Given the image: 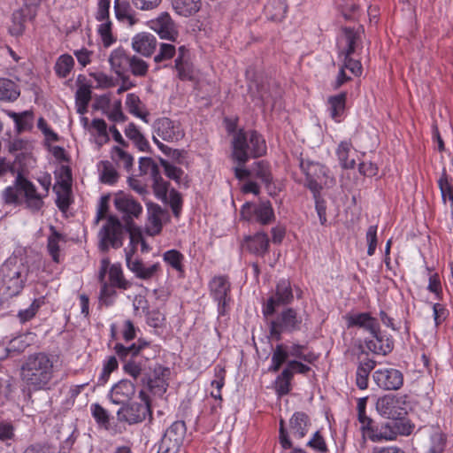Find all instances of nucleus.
Listing matches in <instances>:
<instances>
[{
	"label": "nucleus",
	"mask_w": 453,
	"mask_h": 453,
	"mask_svg": "<svg viewBox=\"0 0 453 453\" xmlns=\"http://www.w3.org/2000/svg\"><path fill=\"white\" fill-rule=\"evenodd\" d=\"M7 114L15 122L18 134L30 130L33 127L34 115L31 111H25L21 113L8 111Z\"/></svg>",
	"instance_id": "nucleus-31"
},
{
	"label": "nucleus",
	"mask_w": 453,
	"mask_h": 453,
	"mask_svg": "<svg viewBox=\"0 0 453 453\" xmlns=\"http://www.w3.org/2000/svg\"><path fill=\"white\" fill-rule=\"evenodd\" d=\"M152 188L156 196L158 199L166 202L169 183L165 181L161 175L152 179Z\"/></svg>",
	"instance_id": "nucleus-56"
},
{
	"label": "nucleus",
	"mask_w": 453,
	"mask_h": 453,
	"mask_svg": "<svg viewBox=\"0 0 453 453\" xmlns=\"http://www.w3.org/2000/svg\"><path fill=\"white\" fill-rule=\"evenodd\" d=\"M375 365L376 362L372 359H366L359 363L356 373V384L358 388H367L369 374Z\"/></svg>",
	"instance_id": "nucleus-29"
},
{
	"label": "nucleus",
	"mask_w": 453,
	"mask_h": 453,
	"mask_svg": "<svg viewBox=\"0 0 453 453\" xmlns=\"http://www.w3.org/2000/svg\"><path fill=\"white\" fill-rule=\"evenodd\" d=\"M391 423V428L395 432V440L398 435L408 436L410 435L415 426L409 419L402 418H393Z\"/></svg>",
	"instance_id": "nucleus-40"
},
{
	"label": "nucleus",
	"mask_w": 453,
	"mask_h": 453,
	"mask_svg": "<svg viewBox=\"0 0 453 453\" xmlns=\"http://www.w3.org/2000/svg\"><path fill=\"white\" fill-rule=\"evenodd\" d=\"M176 50L173 44L161 43L159 52L154 57L156 63H161L171 59L175 55Z\"/></svg>",
	"instance_id": "nucleus-60"
},
{
	"label": "nucleus",
	"mask_w": 453,
	"mask_h": 453,
	"mask_svg": "<svg viewBox=\"0 0 453 453\" xmlns=\"http://www.w3.org/2000/svg\"><path fill=\"white\" fill-rule=\"evenodd\" d=\"M40 306H41L40 300L35 299L33 301V303H31V305L27 309L19 311L18 317H19L20 322L25 323V322L32 319L35 316Z\"/></svg>",
	"instance_id": "nucleus-63"
},
{
	"label": "nucleus",
	"mask_w": 453,
	"mask_h": 453,
	"mask_svg": "<svg viewBox=\"0 0 453 453\" xmlns=\"http://www.w3.org/2000/svg\"><path fill=\"white\" fill-rule=\"evenodd\" d=\"M74 65V60L71 55L64 54L61 55L56 64H55V72L57 75H58L61 78H65Z\"/></svg>",
	"instance_id": "nucleus-44"
},
{
	"label": "nucleus",
	"mask_w": 453,
	"mask_h": 453,
	"mask_svg": "<svg viewBox=\"0 0 453 453\" xmlns=\"http://www.w3.org/2000/svg\"><path fill=\"white\" fill-rule=\"evenodd\" d=\"M173 7L178 14L188 17L200 10L201 0H173Z\"/></svg>",
	"instance_id": "nucleus-34"
},
{
	"label": "nucleus",
	"mask_w": 453,
	"mask_h": 453,
	"mask_svg": "<svg viewBox=\"0 0 453 453\" xmlns=\"http://www.w3.org/2000/svg\"><path fill=\"white\" fill-rule=\"evenodd\" d=\"M351 149V142L344 141L339 144L336 150L339 161L342 166L345 169H352L356 165L355 159H349V153Z\"/></svg>",
	"instance_id": "nucleus-42"
},
{
	"label": "nucleus",
	"mask_w": 453,
	"mask_h": 453,
	"mask_svg": "<svg viewBox=\"0 0 453 453\" xmlns=\"http://www.w3.org/2000/svg\"><path fill=\"white\" fill-rule=\"evenodd\" d=\"M125 365L123 366V369L126 373L129 374L131 377H133L134 380H137L138 377L142 373V367L140 363H137L134 359L124 361Z\"/></svg>",
	"instance_id": "nucleus-64"
},
{
	"label": "nucleus",
	"mask_w": 453,
	"mask_h": 453,
	"mask_svg": "<svg viewBox=\"0 0 453 453\" xmlns=\"http://www.w3.org/2000/svg\"><path fill=\"white\" fill-rule=\"evenodd\" d=\"M309 424V417L304 412H296L290 418V428L299 439L306 435Z\"/></svg>",
	"instance_id": "nucleus-30"
},
{
	"label": "nucleus",
	"mask_w": 453,
	"mask_h": 453,
	"mask_svg": "<svg viewBox=\"0 0 453 453\" xmlns=\"http://www.w3.org/2000/svg\"><path fill=\"white\" fill-rule=\"evenodd\" d=\"M300 168L305 174V186L312 195L320 193L323 185L326 184L327 169L325 165L310 160L301 159Z\"/></svg>",
	"instance_id": "nucleus-8"
},
{
	"label": "nucleus",
	"mask_w": 453,
	"mask_h": 453,
	"mask_svg": "<svg viewBox=\"0 0 453 453\" xmlns=\"http://www.w3.org/2000/svg\"><path fill=\"white\" fill-rule=\"evenodd\" d=\"M281 97V89L276 84L275 81H272V87L269 94L261 91V101L265 105H271L272 107L277 103Z\"/></svg>",
	"instance_id": "nucleus-54"
},
{
	"label": "nucleus",
	"mask_w": 453,
	"mask_h": 453,
	"mask_svg": "<svg viewBox=\"0 0 453 453\" xmlns=\"http://www.w3.org/2000/svg\"><path fill=\"white\" fill-rule=\"evenodd\" d=\"M114 350L117 356L122 361L134 359L141 352L139 349V346L135 345L134 343L131 344L128 347L124 346L122 343H117L114 347Z\"/></svg>",
	"instance_id": "nucleus-50"
},
{
	"label": "nucleus",
	"mask_w": 453,
	"mask_h": 453,
	"mask_svg": "<svg viewBox=\"0 0 453 453\" xmlns=\"http://www.w3.org/2000/svg\"><path fill=\"white\" fill-rule=\"evenodd\" d=\"M50 234L48 237L47 249L48 252L56 263L59 262V242H65V236L57 231L53 226H50Z\"/></svg>",
	"instance_id": "nucleus-32"
},
{
	"label": "nucleus",
	"mask_w": 453,
	"mask_h": 453,
	"mask_svg": "<svg viewBox=\"0 0 453 453\" xmlns=\"http://www.w3.org/2000/svg\"><path fill=\"white\" fill-rule=\"evenodd\" d=\"M374 430H376V432L370 435V440L373 442L395 440V432H393L391 428L390 421L381 424L377 423Z\"/></svg>",
	"instance_id": "nucleus-37"
},
{
	"label": "nucleus",
	"mask_w": 453,
	"mask_h": 453,
	"mask_svg": "<svg viewBox=\"0 0 453 453\" xmlns=\"http://www.w3.org/2000/svg\"><path fill=\"white\" fill-rule=\"evenodd\" d=\"M133 50L143 57H150L157 48V39L148 33H140L132 40Z\"/></svg>",
	"instance_id": "nucleus-23"
},
{
	"label": "nucleus",
	"mask_w": 453,
	"mask_h": 453,
	"mask_svg": "<svg viewBox=\"0 0 453 453\" xmlns=\"http://www.w3.org/2000/svg\"><path fill=\"white\" fill-rule=\"evenodd\" d=\"M126 104H127V107L128 108V111L131 114L143 119L145 122L148 121L146 119L147 113H143L140 110V105L142 104V102L138 96H136L135 94H133V93L128 94L127 96Z\"/></svg>",
	"instance_id": "nucleus-51"
},
{
	"label": "nucleus",
	"mask_w": 453,
	"mask_h": 453,
	"mask_svg": "<svg viewBox=\"0 0 453 453\" xmlns=\"http://www.w3.org/2000/svg\"><path fill=\"white\" fill-rule=\"evenodd\" d=\"M241 214L242 218L248 220L253 219L261 225H269L275 218L273 209L268 200H263L257 203H246L242 208Z\"/></svg>",
	"instance_id": "nucleus-11"
},
{
	"label": "nucleus",
	"mask_w": 453,
	"mask_h": 453,
	"mask_svg": "<svg viewBox=\"0 0 453 453\" xmlns=\"http://www.w3.org/2000/svg\"><path fill=\"white\" fill-rule=\"evenodd\" d=\"M233 157L238 164L244 165L250 157H259L266 153V143L256 130H238L233 138Z\"/></svg>",
	"instance_id": "nucleus-4"
},
{
	"label": "nucleus",
	"mask_w": 453,
	"mask_h": 453,
	"mask_svg": "<svg viewBox=\"0 0 453 453\" xmlns=\"http://www.w3.org/2000/svg\"><path fill=\"white\" fill-rule=\"evenodd\" d=\"M40 0H25L24 5L16 10L12 16V25L9 31L12 35L19 36L25 31V22L33 19L36 15V9Z\"/></svg>",
	"instance_id": "nucleus-15"
},
{
	"label": "nucleus",
	"mask_w": 453,
	"mask_h": 453,
	"mask_svg": "<svg viewBox=\"0 0 453 453\" xmlns=\"http://www.w3.org/2000/svg\"><path fill=\"white\" fill-rule=\"evenodd\" d=\"M114 206L121 214L124 225L116 216L107 217L105 224L98 233V247L103 253L108 252L110 248H120L123 245L126 232L129 234L132 243H137L142 240L140 228L134 223V219H138L142 213L141 203L131 195L119 192L114 197Z\"/></svg>",
	"instance_id": "nucleus-1"
},
{
	"label": "nucleus",
	"mask_w": 453,
	"mask_h": 453,
	"mask_svg": "<svg viewBox=\"0 0 453 453\" xmlns=\"http://www.w3.org/2000/svg\"><path fill=\"white\" fill-rule=\"evenodd\" d=\"M20 195L24 196L27 206L30 210L35 211L42 208L43 201L37 193L35 185L21 173H19L15 179L14 185L6 188L3 196L6 203L18 204L21 202L19 198Z\"/></svg>",
	"instance_id": "nucleus-5"
},
{
	"label": "nucleus",
	"mask_w": 453,
	"mask_h": 453,
	"mask_svg": "<svg viewBox=\"0 0 453 453\" xmlns=\"http://www.w3.org/2000/svg\"><path fill=\"white\" fill-rule=\"evenodd\" d=\"M302 321L295 309L286 308L270 321V334L274 340L280 341L283 333L299 331Z\"/></svg>",
	"instance_id": "nucleus-7"
},
{
	"label": "nucleus",
	"mask_w": 453,
	"mask_h": 453,
	"mask_svg": "<svg viewBox=\"0 0 453 453\" xmlns=\"http://www.w3.org/2000/svg\"><path fill=\"white\" fill-rule=\"evenodd\" d=\"M98 33L100 35L103 45L106 48L110 47L116 40L112 35L111 22L109 19H105V22L99 26Z\"/></svg>",
	"instance_id": "nucleus-55"
},
{
	"label": "nucleus",
	"mask_w": 453,
	"mask_h": 453,
	"mask_svg": "<svg viewBox=\"0 0 453 453\" xmlns=\"http://www.w3.org/2000/svg\"><path fill=\"white\" fill-rule=\"evenodd\" d=\"M251 176L260 180L268 189L269 195H273L271 191L273 174L270 164L267 161L260 160L255 162L251 166Z\"/></svg>",
	"instance_id": "nucleus-27"
},
{
	"label": "nucleus",
	"mask_w": 453,
	"mask_h": 453,
	"mask_svg": "<svg viewBox=\"0 0 453 453\" xmlns=\"http://www.w3.org/2000/svg\"><path fill=\"white\" fill-rule=\"evenodd\" d=\"M150 27L164 40L175 42L179 36L177 25L167 12H162L151 19Z\"/></svg>",
	"instance_id": "nucleus-17"
},
{
	"label": "nucleus",
	"mask_w": 453,
	"mask_h": 453,
	"mask_svg": "<svg viewBox=\"0 0 453 453\" xmlns=\"http://www.w3.org/2000/svg\"><path fill=\"white\" fill-rule=\"evenodd\" d=\"M167 199L169 200V204L174 217L178 219L182 208V198L180 194L177 190L172 189L169 192V196H167Z\"/></svg>",
	"instance_id": "nucleus-58"
},
{
	"label": "nucleus",
	"mask_w": 453,
	"mask_h": 453,
	"mask_svg": "<svg viewBox=\"0 0 453 453\" xmlns=\"http://www.w3.org/2000/svg\"><path fill=\"white\" fill-rule=\"evenodd\" d=\"M149 71V64L141 58L132 55L128 64V72L136 77H145Z\"/></svg>",
	"instance_id": "nucleus-46"
},
{
	"label": "nucleus",
	"mask_w": 453,
	"mask_h": 453,
	"mask_svg": "<svg viewBox=\"0 0 453 453\" xmlns=\"http://www.w3.org/2000/svg\"><path fill=\"white\" fill-rule=\"evenodd\" d=\"M64 173V178L58 182L59 189L57 190V187H54V190L57 193L56 203L58 209L62 211H65L70 205V193H71V180L72 174L69 167L65 166L62 168Z\"/></svg>",
	"instance_id": "nucleus-21"
},
{
	"label": "nucleus",
	"mask_w": 453,
	"mask_h": 453,
	"mask_svg": "<svg viewBox=\"0 0 453 453\" xmlns=\"http://www.w3.org/2000/svg\"><path fill=\"white\" fill-rule=\"evenodd\" d=\"M139 170L142 175H150L151 180L160 175L159 167L151 157H141Z\"/></svg>",
	"instance_id": "nucleus-48"
},
{
	"label": "nucleus",
	"mask_w": 453,
	"mask_h": 453,
	"mask_svg": "<svg viewBox=\"0 0 453 453\" xmlns=\"http://www.w3.org/2000/svg\"><path fill=\"white\" fill-rule=\"evenodd\" d=\"M372 378L374 382L384 390H397L403 384V373L394 368H383L376 370Z\"/></svg>",
	"instance_id": "nucleus-18"
},
{
	"label": "nucleus",
	"mask_w": 453,
	"mask_h": 453,
	"mask_svg": "<svg viewBox=\"0 0 453 453\" xmlns=\"http://www.w3.org/2000/svg\"><path fill=\"white\" fill-rule=\"evenodd\" d=\"M109 280L113 287L121 289H127L131 286L130 282L124 278L121 266L119 264H114L110 266Z\"/></svg>",
	"instance_id": "nucleus-38"
},
{
	"label": "nucleus",
	"mask_w": 453,
	"mask_h": 453,
	"mask_svg": "<svg viewBox=\"0 0 453 453\" xmlns=\"http://www.w3.org/2000/svg\"><path fill=\"white\" fill-rule=\"evenodd\" d=\"M186 425L184 421H175L170 427H168L164 434L169 438L177 441L181 446L185 434H186Z\"/></svg>",
	"instance_id": "nucleus-47"
},
{
	"label": "nucleus",
	"mask_w": 453,
	"mask_h": 453,
	"mask_svg": "<svg viewBox=\"0 0 453 453\" xmlns=\"http://www.w3.org/2000/svg\"><path fill=\"white\" fill-rule=\"evenodd\" d=\"M139 398L142 403H127L122 404L121 408L117 411V418L119 422H126L134 425L142 422L147 416L152 418V411L150 407V396L143 391L139 392Z\"/></svg>",
	"instance_id": "nucleus-6"
},
{
	"label": "nucleus",
	"mask_w": 453,
	"mask_h": 453,
	"mask_svg": "<svg viewBox=\"0 0 453 453\" xmlns=\"http://www.w3.org/2000/svg\"><path fill=\"white\" fill-rule=\"evenodd\" d=\"M153 129L157 139L161 138L168 142H179L185 135L180 122L165 117L155 120Z\"/></svg>",
	"instance_id": "nucleus-14"
},
{
	"label": "nucleus",
	"mask_w": 453,
	"mask_h": 453,
	"mask_svg": "<svg viewBox=\"0 0 453 453\" xmlns=\"http://www.w3.org/2000/svg\"><path fill=\"white\" fill-rule=\"evenodd\" d=\"M159 162L164 167L166 176L175 180L177 183H180L184 172L180 168L171 165L168 161L162 157L159 158Z\"/></svg>",
	"instance_id": "nucleus-57"
},
{
	"label": "nucleus",
	"mask_w": 453,
	"mask_h": 453,
	"mask_svg": "<svg viewBox=\"0 0 453 453\" xmlns=\"http://www.w3.org/2000/svg\"><path fill=\"white\" fill-rule=\"evenodd\" d=\"M373 339L365 341L367 349L374 354H381L383 356L392 351L394 348L393 341L384 335L380 328V325H377L375 332H370Z\"/></svg>",
	"instance_id": "nucleus-19"
},
{
	"label": "nucleus",
	"mask_w": 453,
	"mask_h": 453,
	"mask_svg": "<svg viewBox=\"0 0 453 453\" xmlns=\"http://www.w3.org/2000/svg\"><path fill=\"white\" fill-rule=\"evenodd\" d=\"M111 157L117 165H122L127 172H129L133 166L134 157L119 146H114L111 149Z\"/></svg>",
	"instance_id": "nucleus-39"
},
{
	"label": "nucleus",
	"mask_w": 453,
	"mask_h": 453,
	"mask_svg": "<svg viewBox=\"0 0 453 453\" xmlns=\"http://www.w3.org/2000/svg\"><path fill=\"white\" fill-rule=\"evenodd\" d=\"M242 248L257 256H264L269 248V238L264 232H257L244 238Z\"/></svg>",
	"instance_id": "nucleus-22"
},
{
	"label": "nucleus",
	"mask_w": 453,
	"mask_h": 453,
	"mask_svg": "<svg viewBox=\"0 0 453 453\" xmlns=\"http://www.w3.org/2000/svg\"><path fill=\"white\" fill-rule=\"evenodd\" d=\"M135 394L134 384L128 380H121L111 389L110 400L114 404L127 403Z\"/></svg>",
	"instance_id": "nucleus-20"
},
{
	"label": "nucleus",
	"mask_w": 453,
	"mask_h": 453,
	"mask_svg": "<svg viewBox=\"0 0 453 453\" xmlns=\"http://www.w3.org/2000/svg\"><path fill=\"white\" fill-rule=\"evenodd\" d=\"M210 288L213 298L218 301L219 307L224 308L226 296L230 291V283L226 277H214L210 282Z\"/></svg>",
	"instance_id": "nucleus-26"
},
{
	"label": "nucleus",
	"mask_w": 453,
	"mask_h": 453,
	"mask_svg": "<svg viewBox=\"0 0 453 453\" xmlns=\"http://www.w3.org/2000/svg\"><path fill=\"white\" fill-rule=\"evenodd\" d=\"M446 439L441 433H435L431 436V445L427 453H443Z\"/></svg>",
	"instance_id": "nucleus-61"
},
{
	"label": "nucleus",
	"mask_w": 453,
	"mask_h": 453,
	"mask_svg": "<svg viewBox=\"0 0 453 453\" xmlns=\"http://www.w3.org/2000/svg\"><path fill=\"white\" fill-rule=\"evenodd\" d=\"M100 180L105 184H114L119 179V173L110 161H101L98 165Z\"/></svg>",
	"instance_id": "nucleus-36"
},
{
	"label": "nucleus",
	"mask_w": 453,
	"mask_h": 453,
	"mask_svg": "<svg viewBox=\"0 0 453 453\" xmlns=\"http://www.w3.org/2000/svg\"><path fill=\"white\" fill-rule=\"evenodd\" d=\"M180 448V445L177 441L164 434L159 443L157 453H178Z\"/></svg>",
	"instance_id": "nucleus-59"
},
{
	"label": "nucleus",
	"mask_w": 453,
	"mask_h": 453,
	"mask_svg": "<svg viewBox=\"0 0 453 453\" xmlns=\"http://www.w3.org/2000/svg\"><path fill=\"white\" fill-rule=\"evenodd\" d=\"M405 403L404 396L388 394L377 400L376 410L388 419L402 418L407 413Z\"/></svg>",
	"instance_id": "nucleus-10"
},
{
	"label": "nucleus",
	"mask_w": 453,
	"mask_h": 453,
	"mask_svg": "<svg viewBox=\"0 0 453 453\" xmlns=\"http://www.w3.org/2000/svg\"><path fill=\"white\" fill-rule=\"evenodd\" d=\"M19 96L15 82L9 79H0V101L13 102Z\"/></svg>",
	"instance_id": "nucleus-35"
},
{
	"label": "nucleus",
	"mask_w": 453,
	"mask_h": 453,
	"mask_svg": "<svg viewBox=\"0 0 453 453\" xmlns=\"http://www.w3.org/2000/svg\"><path fill=\"white\" fill-rule=\"evenodd\" d=\"M265 12L269 19L273 21H280L285 17L287 5L280 1H276L268 4L265 6Z\"/></svg>",
	"instance_id": "nucleus-49"
},
{
	"label": "nucleus",
	"mask_w": 453,
	"mask_h": 453,
	"mask_svg": "<svg viewBox=\"0 0 453 453\" xmlns=\"http://www.w3.org/2000/svg\"><path fill=\"white\" fill-rule=\"evenodd\" d=\"M131 55H128L122 48L115 49L109 56V63L111 70L119 76L128 72V64Z\"/></svg>",
	"instance_id": "nucleus-25"
},
{
	"label": "nucleus",
	"mask_w": 453,
	"mask_h": 453,
	"mask_svg": "<svg viewBox=\"0 0 453 453\" xmlns=\"http://www.w3.org/2000/svg\"><path fill=\"white\" fill-rule=\"evenodd\" d=\"M29 273L27 262L10 257L0 266V296L4 299L18 296L25 286Z\"/></svg>",
	"instance_id": "nucleus-3"
},
{
	"label": "nucleus",
	"mask_w": 453,
	"mask_h": 453,
	"mask_svg": "<svg viewBox=\"0 0 453 453\" xmlns=\"http://www.w3.org/2000/svg\"><path fill=\"white\" fill-rule=\"evenodd\" d=\"M170 373L169 368L157 364L153 368H150L149 372H144L142 382L154 395L162 396L168 388Z\"/></svg>",
	"instance_id": "nucleus-9"
},
{
	"label": "nucleus",
	"mask_w": 453,
	"mask_h": 453,
	"mask_svg": "<svg viewBox=\"0 0 453 453\" xmlns=\"http://www.w3.org/2000/svg\"><path fill=\"white\" fill-rule=\"evenodd\" d=\"M163 257L165 262H166L173 269H175L178 272H183L182 261L184 257L180 251L176 250H170L165 252Z\"/></svg>",
	"instance_id": "nucleus-53"
},
{
	"label": "nucleus",
	"mask_w": 453,
	"mask_h": 453,
	"mask_svg": "<svg viewBox=\"0 0 453 453\" xmlns=\"http://www.w3.org/2000/svg\"><path fill=\"white\" fill-rule=\"evenodd\" d=\"M345 319L349 328L357 326L368 331L369 333L375 332L377 325L379 324L378 320L372 317L368 312L347 314Z\"/></svg>",
	"instance_id": "nucleus-24"
},
{
	"label": "nucleus",
	"mask_w": 453,
	"mask_h": 453,
	"mask_svg": "<svg viewBox=\"0 0 453 453\" xmlns=\"http://www.w3.org/2000/svg\"><path fill=\"white\" fill-rule=\"evenodd\" d=\"M53 377V361L43 352L29 355L21 365V379L34 390L45 389Z\"/></svg>",
	"instance_id": "nucleus-2"
},
{
	"label": "nucleus",
	"mask_w": 453,
	"mask_h": 453,
	"mask_svg": "<svg viewBox=\"0 0 453 453\" xmlns=\"http://www.w3.org/2000/svg\"><path fill=\"white\" fill-rule=\"evenodd\" d=\"M311 371V368L297 361L290 360L288 362L287 366L283 369L281 373L276 378L275 389L279 395H285L291 390V380L294 373L306 374Z\"/></svg>",
	"instance_id": "nucleus-13"
},
{
	"label": "nucleus",
	"mask_w": 453,
	"mask_h": 453,
	"mask_svg": "<svg viewBox=\"0 0 453 453\" xmlns=\"http://www.w3.org/2000/svg\"><path fill=\"white\" fill-rule=\"evenodd\" d=\"M294 298L290 282L288 280H281L278 282L275 294L272 296L263 309L265 318L272 316L275 309L280 305L289 304Z\"/></svg>",
	"instance_id": "nucleus-16"
},
{
	"label": "nucleus",
	"mask_w": 453,
	"mask_h": 453,
	"mask_svg": "<svg viewBox=\"0 0 453 453\" xmlns=\"http://www.w3.org/2000/svg\"><path fill=\"white\" fill-rule=\"evenodd\" d=\"M346 99L347 93L342 92L338 95L330 96L327 100L330 115L335 121H340V118L344 113Z\"/></svg>",
	"instance_id": "nucleus-28"
},
{
	"label": "nucleus",
	"mask_w": 453,
	"mask_h": 453,
	"mask_svg": "<svg viewBox=\"0 0 453 453\" xmlns=\"http://www.w3.org/2000/svg\"><path fill=\"white\" fill-rule=\"evenodd\" d=\"M114 10L116 18L120 21H127L130 25H134L135 19L132 14V9L128 2L115 0Z\"/></svg>",
	"instance_id": "nucleus-41"
},
{
	"label": "nucleus",
	"mask_w": 453,
	"mask_h": 453,
	"mask_svg": "<svg viewBox=\"0 0 453 453\" xmlns=\"http://www.w3.org/2000/svg\"><path fill=\"white\" fill-rule=\"evenodd\" d=\"M147 206V219L145 230L150 236H155L161 233L163 226L170 221V214L167 210L159 204L149 202Z\"/></svg>",
	"instance_id": "nucleus-12"
},
{
	"label": "nucleus",
	"mask_w": 453,
	"mask_h": 453,
	"mask_svg": "<svg viewBox=\"0 0 453 453\" xmlns=\"http://www.w3.org/2000/svg\"><path fill=\"white\" fill-rule=\"evenodd\" d=\"M175 68L178 72V77L180 80H192L193 78V69L191 64L186 60L182 59V56H178L175 59Z\"/></svg>",
	"instance_id": "nucleus-52"
},
{
	"label": "nucleus",
	"mask_w": 453,
	"mask_h": 453,
	"mask_svg": "<svg viewBox=\"0 0 453 453\" xmlns=\"http://www.w3.org/2000/svg\"><path fill=\"white\" fill-rule=\"evenodd\" d=\"M126 136L130 139L141 151H148L150 144L144 135L134 123H129L125 129Z\"/></svg>",
	"instance_id": "nucleus-33"
},
{
	"label": "nucleus",
	"mask_w": 453,
	"mask_h": 453,
	"mask_svg": "<svg viewBox=\"0 0 453 453\" xmlns=\"http://www.w3.org/2000/svg\"><path fill=\"white\" fill-rule=\"evenodd\" d=\"M287 359L286 345L282 343L277 344L272 355V365L269 367V371L273 372H278Z\"/></svg>",
	"instance_id": "nucleus-45"
},
{
	"label": "nucleus",
	"mask_w": 453,
	"mask_h": 453,
	"mask_svg": "<svg viewBox=\"0 0 453 453\" xmlns=\"http://www.w3.org/2000/svg\"><path fill=\"white\" fill-rule=\"evenodd\" d=\"M306 346L300 344H292L291 346L286 345V352L288 357L289 356L303 360L304 362L311 364L317 359V357L312 352L304 353Z\"/></svg>",
	"instance_id": "nucleus-43"
},
{
	"label": "nucleus",
	"mask_w": 453,
	"mask_h": 453,
	"mask_svg": "<svg viewBox=\"0 0 453 453\" xmlns=\"http://www.w3.org/2000/svg\"><path fill=\"white\" fill-rule=\"evenodd\" d=\"M307 446L321 453L328 451L326 441L319 431L313 434L312 438L307 442Z\"/></svg>",
	"instance_id": "nucleus-62"
}]
</instances>
